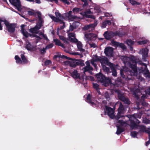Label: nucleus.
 I'll list each match as a JSON object with an SVG mask.
<instances>
[{
  "label": "nucleus",
  "instance_id": "nucleus-64",
  "mask_svg": "<svg viewBox=\"0 0 150 150\" xmlns=\"http://www.w3.org/2000/svg\"><path fill=\"white\" fill-rule=\"evenodd\" d=\"M146 133H148L149 136L150 135V128L147 129L146 131Z\"/></svg>",
  "mask_w": 150,
  "mask_h": 150
},
{
  "label": "nucleus",
  "instance_id": "nucleus-60",
  "mask_svg": "<svg viewBox=\"0 0 150 150\" xmlns=\"http://www.w3.org/2000/svg\"><path fill=\"white\" fill-rule=\"evenodd\" d=\"M90 25H87L85 26V27H84L85 29V30H87L91 28V27H90Z\"/></svg>",
  "mask_w": 150,
  "mask_h": 150
},
{
  "label": "nucleus",
  "instance_id": "nucleus-52",
  "mask_svg": "<svg viewBox=\"0 0 150 150\" xmlns=\"http://www.w3.org/2000/svg\"><path fill=\"white\" fill-rule=\"evenodd\" d=\"M51 63V62L50 60H47L45 61V65H49Z\"/></svg>",
  "mask_w": 150,
  "mask_h": 150
},
{
  "label": "nucleus",
  "instance_id": "nucleus-10",
  "mask_svg": "<svg viewBox=\"0 0 150 150\" xmlns=\"http://www.w3.org/2000/svg\"><path fill=\"white\" fill-rule=\"evenodd\" d=\"M118 97L120 100L122 101L125 104L128 105L130 104L131 102L129 99L128 98L125 97L122 94L119 93Z\"/></svg>",
  "mask_w": 150,
  "mask_h": 150
},
{
  "label": "nucleus",
  "instance_id": "nucleus-57",
  "mask_svg": "<svg viewBox=\"0 0 150 150\" xmlns=\"http://www.w3.org/2000/svg\"><path fill=\"white\" fill-rule=\"evenodd\" d=\"M143 45L146 44L148 42L149 40H142Z\"/></svg>",
  "mask_w": 150,
  "mask_h": 150
},
{
  "label": "nucleus",
  "instance_id": "nucleus-36",
  "mask_svg": "<svg viewBox=\"0 0 150 150\" xmlns=\"http://www.w3.org/2000/svg\"><path fill=\"white\" fill-rule=\"evenodd\" d=\"M74 13H77L81 11V10L80 8L75 7L72 10Z\"/></svg>",
  "mask_w": 150,
  "mask_h": 150
},
{
  "label": "nucleus",
  "instance_id": "nucleus-11",
  "mask_svg": "<svg viewBox=\"0 0 150 150\" xmlns=\"http://www.w3.org/2000/svg\"><path fill=\"white\" fill-rule=\"evenodd\" d=\"M42 25V22H38L34 28L29 30V32L32 33H35L40 28Z\"/></svg>",
  "mask_w": 150,
  "mask_h": 150
},
{
  "label": "nucleus",
  "instance_id": "nucleus-35",
  "mask_svg": "<svg viewBox=\"0 0 150 150\" xmlns=\"http://www.w3.org/2000/svg\"><path fill=\"white\" fill-rule=\"evenodd\" d=\"M55 13L57 18L62 19V16L59 12H55Z\"/></svg>",
  "mask_w": 150,
  "mask_h": 150
},
{
  "label": "nucleus",
  "instance_id": "nucleus-17",
  "mask_svg": "<svg viewBox=\"0 0 150 150\" xmlns=\"http://www.w3.org/2000/svg\"><path fill=\"white\" fill-rule=\"evenodd\" d=\"M71 76L74 78L75 79H81L80 75L76 70H74L71 74Z\"/></svg>",
  "mask_w": 150,
  "mask_h": 150
},
{
  "label": "nucleus",
  "instance_id": "nucleus-42",
  "mask_svg": "<svg viewBox=\"0 0 150 150\" xmlns=\"http://www.w3.org/2000/svg\"><path fill=\"white\" fill-rule=\"evenodd\" d=\"M54 42H55V45L58 46H59L61 43L60 40L58 39H54Z\"/></svg>",
  "mask_w": 150,
  "mask_h": 150
},
{
  "label": "nucleus",
  "instance_id": "nucleus-38",
  "mask_svg": "<svg viewBox=\"0 0 150 150\" xmlns=\"http://www.w3.org/2000/svg\"><path fill=\"white\" fill-rule=\"evenodd\" d=\"M135 115H132L133 118L134 119L135 122L137 124H139L140 123V121L136 118V117L135 116Z\"/></svg>",
  "mask_w": 150,
  "mask_h": 150
},
{
  "label": "nucleus",
  "instance_id": "nucleus-21",
  "mask_svg": "<svg viewBox=\"0 0 150 150\" xmlns=\"http://www.w3.org/2000/svg\"><path fill=\"white\" fill-rule=\"evenodd\" d=\"M91 13V11L90 10L85 11L84 12V17L95 19V17L93 16L89 15Z\"/></svg>",
  "mask_w": 150,
  "mask_h": 150
},
{
  "label": "nucleus",
  "instance_id": "nucleus-29",
  "mask_svg": "<svg viewBox=\"0 0 150 150\" xmlns=\"http://www.w3.org/2000/svg\"><path fill=\"white\" fill-rule=\"evenodd\" d=\"M15 59L16 60V62L17 64H21L22 61L21 58L18 56L16 55L15 57Z\"/></svg>",
  "mask_w": 150,
  "mask_h": 150
},
{
  "label": "nucleus",
  "instance_id": "nucleus-59",
  "mask_svg": "<svg viewBox=\"0 0 150 150\" xmlns=\"http://www.w3.org/2000/svg\"><path fill=\"white\" fill-rule=\"evenodd\" d=\"M33 37H35L37 38L38 39V40H40L41 39V38L38 35H33Z\"/></svg>",
  "mask_w": 150,
  "mask_h": 150
},
{
  "label": "nucleus",
  "instance_id": "nucleus-54",
  "mask_svg": "<svg viewBox=\"0 0 150 150\" xmlns=\"http://www.w3.org/2000/svg\"><path fill=\"white\" fill-rule=\"evenodd\" d=\"M28 33L26 31L25 33H23V34L26 38H27L28 37Z\"/></svg>",
  "mask_w": 150,
  "mask_h": 150
},
{
  "label": "nucleus",
  "instance_id": "nucleus-8",
  "mask_svg": "<svg viewBox=\"0 0 150 150\" xmlns=\"http://www.w3.org/2000/svg\"><path fill=\"white\" fill-rule=\"evenodd\" d=\"M124 108L122 104L120 103L118 108V112L116 117L117 120H118L120 118L123 117L124 116L121 115V114L124 113Z\"/></svg>",
  "mask_w": 150,
  "mask_h": 150
},
{
  "label": "nucleus",
  "instance_id": "nucleus-22",
  "mask_svg": "<svg viewBox=\"0 0 150 150\" xmlns=\"http://www.w3.org/2000/svg\"><path fill=\"white\" fill-rule=\"evenodd\" d=\"M125 35V33L124 32H123L122 31H117L112 33V35L113 36H118L120 37H122Z\"/></svg>",
  "mask_w": 150,
  "mask_h": 150
},
{
  "label": "nucleus",
  "instance_id": "nucleus-50",
  "mask_svg": "<svg viewBox=\"0 0 150 150\" xmlns=\"http://www.w3.org/2000/svg\"><path fill=\"white\" fill-rule=\"evenodd\" d=\"M90 47H93L94 48L97 47V46L96 45V44L95 43H92L91 44H89Z\"/></svg>",
  "mask_w": 150,
  "mask_h": 150
},
{
  "label": "nucleus",
  "instance_id": "nucleus-24",
  "mask_svg": "<svg viewBox=\"0 0 150 150\" xmlns=\"http://www.w3.org/2000/svg\"><path fill=\"white\" fill-rule=\"evenodd\" d=\"M25 48L29 51H31L33 50L34 47L32 46L30 42H28V43L25 46Z\"/></svg>",
  "mask_w": 150,
  "mask_h": 150
},
{
  "label": "nucleus",
  "instance_id": "nucleus-3",
  "mask_svg": "<svg viewBox=\"0 0 150 150\" xmlns=\"http://www.w3.org/2000/svg\"><path fill=\"white\" fill-rule=\"evenodd\" d=\"M71 61L69 62V65L70 67L75 68L76 66H80L83 67L85 65L84 63V61L80 59H71Z\"/></svg>",
  "mask_w": 150,
  "mask_h": 150
},
{
  "label": "nucleus",
  "instance_id": "nucleus-61",
  "mask_svg": "<svg viewBox=\"0 0 150 150\" xmlns=\"http://www.w3.org/2000/svg\"><path fill=\"white\" fill-rule=\"evenodd\" d=\"M69 35L70 36L73 37V38H75V34L74 33H71L69 34Z\"/></svg>",
  "mask_w": 150,
  "mask_h": 150
},
{
  "label": "nucleus",
  "instance_id": "nucleus-12",
  "mask_svg": "<svg viewBox=\"0 0 150 150\" xmlns=\"http://www.w3.org/2000/svg\"><path fill=\"white\" fill-rule=\"evenodd\" d=\"M129 119L130 121V126L131 128L132 129L138 128L139 125L136 123L134 119L133 118L132 115L131 116Z\"/></svg>",
  "mask_w": 150,
  "mask_h": 150
},
{
  "label": "nucleus",
  "instance_id": "nucleus-6",
  "mask_svg": "<svg viewBox=\"0 0 150 150\" xmlns=\"http://www.w3.org/2000/svg\"><path fill=\"white\" fill-rule=\"evenodd\" d=\"M105 113L106 112L110 118L112 119H113L115 116L114 114V109L108 106H105Z\"/></svg>",
  "mask_w": 150,
  "mask_h": 150
},
{
  "label": "nucleus",
  "instance_id": "nucleus-34",
  "mask_svg": "<svg viewBox=\"0 0 150 150\" xmlns=\"http://www.w3.org/2000/svg\"><path fill=\"white\" fill-rule=\"evenodd\" d=\"M103 70L107 73H108L110 71L109 68L107 67L105 65H103L102 66Z\"/></svg>",
  "mask_w": 150,
  "mask_h": 150
},
{
  "label": "nucleus",
  "instance_id": "nucleus-19",
  "mask_svg": "<svg viewBox=\"0 0 150 150\" xmlns=\"http://www.w3.org/2000/svg\"><path fill=\"white\" fill-rule=\"evenodd\" d=\"M49 16L54 22H59L60 23L63 24L65 23L63 21L61 20V19L57 18L55 17L52 15H50Z\"/></svg>",
  "mask_w": 150,
  "mask_h": 150
},
{
  "label": "nucleus",
  "instance_id": "nucleus-51",
  "mask_svg": "<svg viewBox=\"0 0 150 150\" xmlns=\"http://www.w3.org/2000/svg\"><path fill=\"white\" fill-rule=\"evenodd\" d=\"M107 25L105 21L102 23L101 27L103 28H105L106 27Z\"/></svg>",
  "mask_w": 150,
  "mask_h": 150
},
{
  "label": "nucleus",
  "instance_id": "nucleus-48",
  "mask_svg": "<svg viewBox=\"0 0 150 150\" xmlns=\"http://www.w3.org/2000/svg\"><path fill=\"white\" fill-rule=\"evenodd\" d=\"M34 11L33 10L32 11H28V14L29 15L33 16L34 14Z\"/></svg>",
  "mask_w": 150,
  "mask_h": 150
},
{
  "label": "nucleus",
  "instance_id": "nucleus-28",
  "mask_svg": "<svg viewBox=\"0 0 150 150\" xmlns=\"http://www.w3.org/2000/svg\"><path fill=\"white\" fill-rule=\"evenodd\" d=\"M21 56L23 62L24 64H27L28 62V60L25 57L24 55L23 54H21Z\"/></svg>",
  "mask_w": 150,
  "mask_h": 150
},
{
  "label": "nucleus",
  "instance_id": "nucleus-16",
  "mask_svg": "<svg viewBox=\"0 0 150 150\" xmlns=\"http://www.w3.org/2000/svg\"><path fill=\"white\" fill-rule=\"evenodd\" d=\"M109 66L112 70V75L114 76H116L117 73L114 64L111 63H110Z\"/></svg>",
  "mask_w": 150,
  "mask_h": 150
},
{
  "label": "nucleus",
  "instance_id": "nucleus-13",
  "mask_svg": "<svg viewBox=\"0 0 150 150\" xmlns=\"http://www.w3.org/2000/svg\"><path fill=\"white\" fill-rule=\"evenodd\" d=\"M86 101L89 103L93 107H97L98 106V105L94 102H92L91 99V97L90 95L89 94L88 95L86 98Z\"/></svg>",
  "mask_w": 150,
  "mask_h": 150
},
{
  "label": "nucleus",
  "instance_id": "nucleus-55",
  "mask_svg": "<svg viewBox=\"0 0 150 150\" xmlns=\"http://www.w3.org/2000/svg\"><path fill=\"white\" fill-rule=\"evenodd\" d=\"M60 1H62L64 3L67 4H69L70 3L67 0H60Z\"/></svg>",
  "mask_w": 150,
  "mask_h": 150
},
{
  "label": "nucleus",
  "instance_id": "nucleus-18",
  "mask_svg": "<svg viewBox=\"0 0 150 150\" xmlns=\"http://www.w3.org/2000/svg\"><path fill=\"white\" fill-rule=\"evenodd\" d=\"M35 17H36L37 16H38L39 22H42V14L40 11L34 12V14L33 15Z\"/></svg>",
  "mask_w": 150,
  "mask_h": 150
},
{
  "label": "nucleus",
  "instance_id": "nucleus-33",
  "mask_svg": "<svg viewBox=\"0 0 150 150\" xmlns=\"http://www.w3.org/2000/svg\"><path fill=\"white\" fill-rule=\"evenodd\" d=\"M6 21V19L0 18V30H2L3 29L2 26L1 24V22H4V24H5V23Z\"/></svg>",
  "mask_w": 150,
  "mask_h": 150
},
{
  "label": "nucleus",
  "instance_id": "nucleus-7",
  "mask_svg": "<svg viewBox=\"0 0 150 150\" xmlns=\"http://www.w3.org/2000/svg\"><path fill=\"white\" fill-rule=\"evenodd\" d=\"M148 50L147 48L141 49L139 52V53L142 55V59L144 61H146L147 58L148 57Z\"/></svg>",
  "mask_w": 150,
  "mask_h": 150
},
{
  "label": "nucleus",
  "instance_id": "nucleus-53",
  "mask_svg": "<svg viewBox=\"0 0 150 150\" xmlns=\"http://www.w3.org/2000/svg\"><path fill=\"white\" fill-rule=\"evenodd\" d=\"M61 56V55L60 54H57V55H55L54 56L53 58L54 59H56L57 58H60Z\"/></svg>",
  "mask_w": 150,
  "mask_h": 150
},
{
  "label": "nucleus",
  "instance_id": "nucleus-49",
  "mask_svg": "<svg viewBox=\"0 0 150 150\" xmlns=\"http://www.w3.org/2000/svg\"><path fill=\"white\" fill-rule=\"evenodd\" d=\"M47 49H45V48H43L42 50H41L40 51V52L41 54H44L46 52V50Z\"/></svg>",
  "mask_w": 150,
  "mask_h": 150
},
{
  "label": "nucleus",
  "instance_id": "nucleus-20",
  "mask_svg": "<svg viewBox=\"0 0 150 150\" xmlns=\"http://www.w3.org/2000/svg\"><path fill=\"white\" fill-rule=\"evenodd\" d=\"M72 12L70 11L68 12L65 13V16L68 18L71 21H73V19L76 18V16H73L71 15Z\"/></svg>",
  "mask_w": 150,
  "mask_h": 150
},
{
  "label": "nucleus",
  "instance_id": "nucleus-26",
  "mask_svg": "<svg viewBox=\"0 0 150 150\" xmlns=\"http://www.w3.org/2000/svg\"><path fill=\"white\" fill-rule=\"evenodd\" d=\"M77 47L79 51L82 52L85 51V50L82 48V45L81 42H79L77 43Z\"/></svg>",
  "mask_w": 150,
  "mask_h": 150
},
{
  "label": "nucleus",
  "instance_id": "nucleus-37",
  "mask_svg": "<svg viewBox=\"0 0 150 150\" xmlns=\"http://www.w3.org/2000/svg\"><path fill=\"white\" fill-rule=\"evenodd\" d=\"M135 115H132L133 118L134 119L135 122L137 124H139L140 123V121L136 118V117L135 116Z\"/></svg>",
  "mask_w": 150,
  "mask_h": 150
},
{
  "label": "nucleus",
  "instance_id": "nucleus-9",
  "mask_svg": "<svg viewBox=\"0 0 150 150\" xmlns=\"http://www.w3.org/2000/svg\"><path fill=\"white\" fill-rule=\"evenodd\" d=\"M113 48L110 47H106L104 50V53L106 55L110 57H113L114 56L113 54Z\"/></svg>",
  "mask_w": 150,
  "mask_h": 150
},
{
  "label": "nucleus",
  "instance_id": "nucleus-31",
  "mask_svg": "<svg viewBox=\"0 0 150 150\" xmlns=\"http://www.w3.org/2000/svg\"><path fill=\"white\" fill-rule=\"evenodd\" d=\"M129 3L132 5L134 6L136 5H139L140 3L134 0H129Z\"/></svg>",
  "mask_w": 150,
  "mask_h": 150
},
{
  "label": "nucleus",
  "instance_id": "nucleus-5",
  "mask_svg": "<svg viewBox=\"0 0 150 150\" xmlns=\"http://www.w3.org/2000/svg\"><path fill=\"white\" fill-rule=\"evenodd\" d=\"M10 3L18 11L21 10V5L20 0H9Z\"/></svg>",
  "mask_w": 150,
  "mask_h": 150
},
{
  "label": "nucleus",
  "instance_id": "nucleus-63",
  "mask_svg": "<svg viewBox=\"0 0 150 150\" xmlns=\"http://www.w3.org/2000/svg\"><path fill=\"white\" fill-rule=\"evenodd\" d=\"M74 29V27L71 24L69 26V30L71 31H73Z\"/></svg>",
  "mask_w": 150,
  "mask_h": 150
},
{
  "label": "nucleus",
  "instance_id": "nucleus-30",
  "mask_svg": "<svg viewBox=\"0 0 150 150\" xmlns=\"http://www.w3.org/2000/svg\"><path fill=\"white\" fill-rule=\"evenodd\" d=\"M93 68L91 66H86L83 68V72H85L90 70H92Z\"/></svg>",
  "mask_w": 150,
  "mask_h": 150
},
{
  "label": "nucleus",
  "instance_id": "nucleus-25",
  "mask_svg": "<svg viewBox=\"0 0 150 150\" xmlns=\"http://www.w3.org/2000/svg\"><path fill=\"white\" fill-rule=\"evenodd\" d=\"M117 129L116 132V134L119 135L121 133L125 131V129L124 128L120 127V126H117Z\"/></svg>",
  "mask_w": 150,
  "mask_h": 150
},
{
  "label": "nucleus",
  "instance_id": "nucleus-14",
  "mask_svg": "<svg viewBox=\"0 0 150 150\" xmlns=\"http://www.w3.org/2000/svg\"><path fill=\"white\" fill-rule=\"evenodd\" d=\"M100 62L102 66L103 65V64L108 65V64H110V63L109 62L108 59L107 57L104 56L101 57Z\"/></svg>",
  "mask_w": 150,
  "mask_h": 150
},
{
  "label": "nucleus",
  "instance_id": "nucleus-15",
  "mask_svg": "<svg viewBox=\"0 0 150 150\" xmlns=\"http://www.w3.org/2000/svg\"><path fill=\"white\" fill-rule=\"evenodd\" d=\"M112 43L114 45H116L122 48L123 50L126 49V47L125 45L123 43L117 42L115 41L112 42Z\"/></svg>",
  "mask_w": 150,
  "mask_h": 150
},
{
  "label": "nucleus",
  "instance_id": "nucleus-23",
  "mask_svg": "<svg viewBox=\"0 0 150 150\" xmlns=\"http://www.w3.org/2000/svg\"><path fill=\"white\" fill-rule=\"evenodd\" d=\"M103 35L105 38L107 40H109L112 38L111 34L109 33L108 31L105 32L103 34Z\"/></svg>",
  "mask_w": 150,
  "mask_h": 150
},
{
  "label": "nucleus",
  "instance_id": "nucleus-1",
  "mask_svg": "<svg viewBox=\"0 0 150 150\" xmlns=\"http://www.w3.org/2000/svg\"><path fill=\"white\" fill-rule=\"evenodd\" d=\"M128 63L129 67L132 69L134 73H137V64L141 65H142L143 64L141 61L139 60V58L134 56L131 57Z\"/></svg>",
  "mask_w": 150,
  "mask_h": 150
},
{
  "label": "nucleus",
  "instance_id": "nucleus-2",
  "mask_svg": "<svg viewBox=\"0 0 150 150\" xmlns=\"http://www.w3.org/2000/svg\"><path fill=\"white\" fill-rule=\"evenodd\" d=\"M98 81L103 83L105 86H108L111 82V80L109 78L106 77L101 73L100 72L96 75Z\"/></svg>",
  "mask_w": 150,
  "mask_h": 150
},
{
  "label": "nucleus",
  "instance_id": "nucleus-46",
  "mask_svg": "<svg viewBox=\"0 0 150 150\" xmlns=\"http://www.w3.org/2000/svg\"><path fill=\"white\" fill-rule=\"evenodd\" d=\"M60 58H62L64 59H68V60H71L72 59L70 57H67V56L64 55H61Z\"/></svg>",
  "mask_w": 150,
  "mask_h": 150
},
{
  "label": "nucleus",
  "instance_id": "nucleus-4",
  "mask_svg": "<svg viewBox=\"0 0 150 150\" xmlns=\"http://www.w3.org/2000/svg\"><path fill=\"white\" fill-rule=\"evenodd\" d=\"M5 25L6 27V29L8 32L11 33H13L15 32V28L16 27V24L13 23H10L6 20L5 21Z\"/></svg>",
  "mask_w": 150,
  "mask_h": 150
},
{
  "label": "nucleus",
  "instance_id": "nucleus-56",
  "mask_svg": "<svg viewBox=\"0 0 150 150\" xmlns=\"http://www.w3.org/2000/svg\"><path fill=\"white\" fill-rule=\"evenodd\" d=\"M121 76L123 78H125V75H124L123 72L122 70L120 71V72Z\"/></svg>",
  "mask_w": 150,
  "mask_h": 150
},
{
  "label": "nucleus",
  "instance_id": "nucleus-62",
  "mask_svg": "<svg viewBox=\"0 0 150 150\" xmlns=\"http://www.w3.org/2000/svg\"><path fill=\"white\" fill-rule=\"evenodd\" d=\"M91 28H94L97 25L95 23L90 25Z\"/></svg>",
  "mask_w": 150,
  "mask_h": 150
},
{
  "label": "nucleus",
  "instance_id": "nucleus-43",
  "mask_svg": "<svg viewBox=\"0 0 150 150\" xmlns=\"http://www.w3.org/2000/svg\"><path fill=\"white\" fill-rule=\"evenodd\" d=\"M105 97L108 101H109L110 99V95L108 93L106 92L105 93Z\"/></svg>",
  "mask_w": 150,
  "mask_h": 150
},
{
  "label": "nucleus",
  "instance_id": "nucleus-27",
  "mask_svg": "<svg viewBox=\"0 0 150 150\" xmlns=\"http://www.w3.org/2000/svg\"><path fill=\"white\" fill-rule=\"evenodd\" d=\"M139 132H146V130L147 129H146L145 126L142 125H139Z\"/></svg>",
  "mask_w": 150,
  "mask_h": 150
},
{
  "label": "nucleus",
  "instance_id": "nucleus-45",
  "mask_svg": "<svg viewBox=\"0 0 150 150\" xmlns=\"http://www.w3.org/2000/svg\"><path fill=\"white\" fill-rule=\"evenodd\" d=\"M90 36L91 37L89 38V39L90 40H92V38H96V34H93V33H90L89 36Z\"/></svg>",
  "mask_w": 150,
  "mask_h": 150
},
{
  "label": "nucleus",
  "instance_id": "nucleus-39",
  "mask_svg": "<svg viewBox=\"0 0 150 150\" xmlns=\"http://www.w3.org/2000/svg\"><path fill=\"white\" fill-rule=\"evenodd\" d=\"M138 132H136V131H133L131 132V135L134 137H135L137 136V135Z\"/></svg>",
  "mask_w": 150,
  "mask_h": 150
},
{
  "label": "nucleus",
  "instance_id": "nucleus-44",
  "mask_svg": "<svg viewBox=\"0 0 150 150\" xmlns=\"http://www.w3.org/2000/svg\"><path fill=\"white\" fill-rule=\"evenodd\" d=\"M53 46L54 45L53 43H51L47 45L45 47V49H48L51 48L53 47Z\"/></svg>",
  "mask_w": 150,
  "mask_h": 150
},
{
  "label": "nucleus",
  "instance_id": "nucleus-47",
  "mask_svg": "<svg viewBox=\"0 0 150 150\" xmlns=\"http://www.w3.org/2000/svg\"><path fill=\"white\" fill-rule=\"evenodd\" d=\"M93 86L96 89H98L99 88V85L96 83H93Z\"/></svg>",
  "mask_w": 150,
  "mask_h": 150
},
{
  "label": "nucleus",
  "instance_id": "nucleus-32",
  "mask_svg": "<svg viewBox=\"0 0 150 150\" xmlns=\"http://www.w3.org/2000/svg\"><path fill=\"white\" fill-rule=\"evenodd\" d=\"M127 43L128 46H132L134 44V41L131 39H128L126 41Z\"/></svg>",
  "mask_w": 150,
  "mask_h": 150
},
{
  "label": "nucleus",
  "instance_id": "nucleus-40",
  "mask_svg": "<svg viewBox=\"0 0 150 150\" xmlns=\"http://www.w3.org/2000/svg\"><path fill=\"white\" fill-rule=\"evenodd\" d=\"M143 122L147 124L150 123V120L146 118H144L143 120Z\"/></svg>",
  "mask_w": 150,
  "mask_h": 150
},
{
  "label": "nucleus",
  "instance_id": "nucleus-58",
  "mask_svg": "<svg viewBox=\"0 0 150 150\" xmlns=\"http://www.w3.org/2000/svg\"><path fill=\"white\" fill-rule=\"evenodd\" d=\"M142 105L144 106H146L148 105V103L144 101H143L141 103Z\"/></svg>",
  "mask_w": 150,
  "mask_h": 150
},
{
  "label": "nucleus",
  "instance_id": "nucleus-41",
  "mask_svg": "<svg viewBox=\"0 0 150 150\" xmlns=\"http://www.w3.org/2000/svg\"><path fill=\"white\" fill-rule=\"evenodd\" d=\"M101 57H98L96 55L95 57V58L93 60V61L94 62H97L99 61L100 62Z\"/></svg>",
  "mask_w": 150,
  "mask_h": 150
}]
</instances>
